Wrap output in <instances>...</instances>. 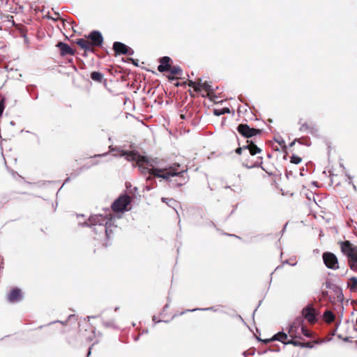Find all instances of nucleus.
<instances>
[{
  "label": "nucleus",
  "instance_id": "obj_1",
  "mask_svg": "<svg viewBox=\"0 0 357 357\" xmlns=\"http://www.w3.org/2000/svg\"><path fill=\"white\" fill-rule=\"evenodd\" d=\"M142 174H149L146 180L149 182L153 181V177L162 178L166 181H169L170 177L183 176V174L187 172V169L181 167L179 163L175 162L165 168H155L149 161L148 158L144 156V159L137 164Z\"/></svg>",
  "mask_w": 357,
  "mask_h": 357
},
{
  "label": "nucleus",
  "instance_id": "obj_2",
  "mask_svg": "<svg viewBox=\"0 0 357 357\" xmlns=\"http://www.w3.org/2000/svg\"><path fill=\"white\" fill-rule=\"evenodd\" d=\"M337 245L342 255L347 257L349 267L357 271V245L348 240L339 241Z\"/></svg>",
  "mask_w": 357,
  "mask_h": 357
},
{
  "label": "nucleus",
  "instance_id": "obj_3",
  "mask_svg": "<svg viewBox=\"0 0 357 357\" xmlns=\"http://www.w3.org/2000/svg\"><path fill=\"white\" fill-rule=\"evenodd\" d=\"M113 215L109 213L103 216L102 215H91L88 221L91 225H100L104 227V231L107 236H109V227L112 226Z\"/></svg>",
  "mask_w": 357,
  "mask_h": 357
},
{
  "label": "nucleus",
  "instance_id": "obj_4",
  "mask_svg": "<svg viewBox=\"0 0 357 357\" xmlns=\"http://www.w3.org/2000/svg\"><path fill=\"white\" fill-rule=\"evenodd\" d=\"M237 130L242 136L248 139L252 137H255V138H257L258 135H261L263 132L262 129L251 128L245 123L239 124L237 127Z\"/></svg>",
  "mask_w": 357,
  "mask_h": 357
},
{
  "label": "nucleus",
  "instance_id": "obj_5",
  "mask_svg": "<svg viewBox=\"0 0 357 357\" xmlns=\"http://www.w3.org/2000/svg\"><path fill=\"white\" fill-rule=\"evenodd\" d=\"M130 203V197L129 195H121L112 204V209L114 212H123L126 210V208Z\"/></svg>",
  "mask_w": 357,
  "mask_h": 357
},
{
  "label": "nucleus",
  "instance_id": "obj_6",
  "mask_svg": "<svg viewBox=\"0 0 357 357\" xmlns=\"http://www.w3.org/2000/svg\"><path fill=\"white\" fill-rule=\"evenodd\" d=\"M322 259L325 266L332 270H337L340 268L337 256L331 252H325L322 254Z\"/></svg>",
  "mask_w": 357,
  "mask_h": 357
},
{
  "label": "nucleus",
  "instance_id": "obj_7",
  "mask_svg": "<svg viewBox=\"0 0 357 357\" xmlns=\"http://www.w3.org/2000/svg\"><path fill=\"white\" fill-rule=\"evenodd\" d=\"M80 336L87 342H91L95 338L93 326L88 322L84 323L79 329Z\"/></svg>",
  "mask_w": 357,
  "mask_h": 357
},
{
  "label": "nucleus",
  "instance_id": "obj_8",
  "mask_svg": "<svg viewBox=\"0 0 357 357\" xmlns=\"http://www.w3.org/2000/svg\"><path fill=\"white\" fill-rule=\"evenodd\" d=\"M317 313L312 305L309 304L302 310V317L305 319L310 324H314L317 321Z\"/></svg>",
  "mask_w": 357,
  "mask_h": 357
},
{
  "label": "nucleus",
  "instance_id": "obj_9",
  "mask_svg": "<svg viewBox=\"0 0 357 357\" xmlns=\"http://www.w3.org/2000/svg\"><path fill=\"white\" fill-rule=\"evenodd\" d=\"M113 50L116 55H132L134 52L131 48L121 42H114L113 44Z\"/></svg>",
  "mask_w": 357,
  "mask_h": 357
},
{
  "label": "nucleus",
  "instance_id": "obj_10",
  "mask_svg": "<svg viewBox=\"0 0 357 357\" xmlns=\"http://www.w3.org/2000/svg\"><path fill=\"white\" fill-rule=\"evenodd\" d=\"M198 85L200 87V91L202 89L206 91L209 98L215 103L221 102L222 101V100H219V98L213 93L211 90V86L206 82L202 83L201 79H199Z\"/></svg>",
  "mask_w": 357,
  "mask_h": 357
},
{
  "label": "nucleus",
  "instance_id": "obj_11",
  "mask_svg": "<svg viewBox=\"0 0 357 357\" xmlns=\"http://www.w3.org/2000/svg\"><path fill=\"white\" fill-rule=\"evenodd\" d=\"M91 43L95 47H100L103 43L102 34L98 31H93L88 36Z\"/></svg>",
  "mask_w": 357,
  "mask_h": 357
},
{
  "label": "nucleus",
  "instance_id": "obj_12",
  "mask_svg": "<svg viewBox=\"0 0 357 357\" xmlns=\"http://www.w3.org/2000/svg\"><path fill=\"white\" fill-rule=\"evenodd\" d=\"M23 298L22 290L19 288H13L8 294V301L10 303L20 302Z\"/></svg>",
  "mask_w": 357,
  "mask_h": 357
},
{
  "label": "nucleus",
  "instance_id": "obj_13",
  "mask_svg": "<svg viewBox=\"0 0 357 357\" xmlns=\"http://www.w3.org/2000/svg\"><path fill=\"white\" fill-rule=\"evenodd\" d=\"M121 155L125 156L128 161H135L136 164L144 159V156L133 151H122Z\"/></svg>",
  "mask_w": 357,
  "mask_h": 357
},
{
  "label": "nucleus",
  "instance_id": "obj_14",
  "mask_svg": "<svg viewBox=\"0 0 357 357\" xmlns=\"http://www.w3.org/2000/svg\"><path fill=\"white\" fill-rule=\"evenodd\" d=\"M256 142L257 138H255L254 140L247 139L246 145H244V148L248 149L252 155H255L261 152V149L257 146Z\"/></svg>",
  "mask_w": 357,
  "mask_h": 357
},
{
  "label": "nucleus",
  "instance_id": "obj_15",
  "mask_svg": "<svg viewBox=\"0 0 357 357\" xmlns=\"http://www.w3.org/2000/svg\"><path fill=\"white\" fill-rule=\"evenodd\" d=\"M275 340L280 341L284 344H288V342L289 340L288 339V335L287 333L284 332H279L277 334L274 335L271 339L264 340H263V342L267 344Z\"/></svg>",
  "mask_w": 357,
  "mask_h": 357
},
{
  "label": "nucleus",
  "instance_id": "obj_16",
  "mask_svg": "<svg viewBox=\"0 0 357 357\" xmlns=\"http://www.w3.org/2000/svg\"><path fill=\"white\" fill-rule=\"evenodd\" d=\"M76 44L85 52H93L94 46L91 43L90 40L87 38H78L75 41Z\"/></svg>",
  "mask_w": 357,
  "mask_h": 357
},
{
  "label": "nucleus",
  "instance_id": "obj_17",
  "mask_svg": "<svg viewBox=\"0 0 357 357\" xmlns=\"http://www.w3.org/2000/svg\"><path fill=\"white\" fill-rule=\"evenodd\" d=\"M172 59L169 56H162L160 59V64L158 66V70L160 73L167 72L170 69Z\"/></svg>",
  "mask_w": 357,
  "mask_h": 357
},
{
  "label": "nucleus",
  "instance_id": "obj_18",
  "mask_svg": "<svg viewBox=\"0 0 357 357\" xmlns=\"http://www.w3.org/2000/svg\"><path fill=\"white\" fill-rule=\"evenodd\" d=\"M60 50V54L61 56L66 55H74L75 51L66 43L63 42H59L56 45Z\"/></svg>",
  "mask_w": 357,
  "mask_h": 357
},
{
  "label": "nucleus",
  "instance_id": "obj_19",
  "mask_svg": "<svg viewBox=\"0 0 357 357\" xmlns=\"http://www.w3.org/2000/svg\"><path fill=\"white\" fill-rule=\"evenodd\" d=\"M298 123L301 126L299 130L301 132H312L313 130L312 123L304 121L303 119H301Z\"/></svg>",
  "mask_w": 357,
  "mask_h": 357
},
{
  "label": "nucleus",
  "instance_id": "obj_20",
  "mask_svg": "<svg viewBox=\"0 0 357 357\" xmlns=\"http://www.w3.org/2000/svg\"><path fill=\"white\" fill-rule=\"evenodd\" d=\"M347 287L349 288V289L351 291H353V292L357 291V278L356 277L350 278L347 282Z\"/></svg>",
  "mask_w": 357,
  "mask_h": 357
},
{
  "label": "nucleus",
  "instance_id": "obj_21",
  "mask_svg": "<svg viewBox=\"0 0 357 357\" xmlns=\"http://www.w3.org/2000/svg\"><path fill=\"white\" fill-rule=\"evenodd\" d=\"M324 319L327 324H331L335 321V316L331 311L326 310L324 313Z\"/></svg>",
  "mask_w": 357,
  "mask_h": 357
},
{
  "label": "nucleus",
  "instance_id": "obj_22",
  "mask_svg": "<svg viewBox=\"0 0 357 357\" xmlns=\"http://www.w3.org/2000/svg\"><path fill=\"white\" fill-rule=\"evenodd\" d=\"M288 333L289 336L293 338H299L301 339V337L298 336V328H294L292 325H290L288 330Z\"/></svg>",
  "mask_w": 357,
  "mask_h": 357
},
{
  "label": "nucleus",
  "instance_id": "obj_23",
  "mask_svg": "<svg viewBox=\"0 0 357 357\" xmlns=\"http://www.w3.org/2000/svg\"><path fill=\"white\" fill-rule=\"evenodd\" d=\"M91 78L95 82H102L103 75L100 72L94 71L91 73Z\"/></svg>",
  "mask_w": 357,
  "mask_h": 357
},
{
  "label": "nucleus",
  "instance_id": "obj_24",
  "mask_svg": "<svg viewBox=\"0 0 357 357\" xmlns=\"http://www.w3.org/2000/svg\"><path fill=\"white\" fill-rule=\"evenodd\" d=\"M167 72H170L171 74L174 75H181L182 73V70L179 66H170V69L167 70Z\"/></svg>",
  "mask_w": 357,
  "mask_h": 357
},
{
  "label": "nucleus",
  "instance_id": "obj_25",
  "mask_svg": "<svg viewBox=\"0 0 357 357\" xmlns=\"http://www.w3.org/2000/svg\"><path fill=\"white\" fill-rule=\"evenodd\" d=\"M303 318L302 316H301V317H296L291 325H292L294 328H299V327L302 328V326H303Z\"/></svg>",
  "mask_w": 357,
  "mask_h": 357
},
{
  "label": "nucleus",
  "instance_id": "obj_26",
  "mask_svg": "<svg viewBox=\"0 0 357 357\" xmlns=\"http://www.w3.org/2000/svg\"><path fill=\"white\" fill-rule=\"evenodd\" d=\"M301 332L303 334V335H305V336H306L307 337L314 338V333L312 331H310V330H308L304 326H302Z\"/></svg>",
  "mask_w": 357,
  "mask_h": 357
},
{
  "label": "nucleus",
  "instance_id": "obj_27",
  "mask_svg": "<svg viewBox=\"0 0 357 357\" xmlns=\"http://www.w3.org/2000/svg\"><path fill=\"white\" fill-rule=\"evenodd\" d=\"M188 86L192 87L194 91L196 92L200 91V87L198 85V82H193L192 80H189L188 83Z\"/></svg>",
  "mask_w": 357,
  "mask_h": 357
},
{
  "label": "nucleus",
  "instance_id": "obj_28",
  "mask_svg": "<svg viewBox=\"0 0 357 357\" xmlns=\"http://www.w3.org/2000/svg\"><path fill=\"white\" fill-rule=\"evenodd\" d=\"M291 163L298 165L302 161V158L298 155H293L290 160Z\"/></svg>",
  "mask_w": 357,
  "mask_h": 357
},
{
  "label": "nucleus",
  "instance_id": "obj_29",
  "mask_svg": "<svg viewBox=\"0 0 357 357\" xmlns=\"http://www.w3.org/2000/svg\"><path fill=\"white\" fill-rule=\"evenodd\" d=\"M288 344H292V345H294L295 347H302L303 342L291 338V340H289Z\"/></svg>",
  "mask_w": 357,
  "mask_h": 357
},
{
  "label": "nucleus",
  "instance_id": "obj_30",
  "mask_svg": "<svg viewBox=\"0 0 357 357\" xmlns=\"http://www.w3.org/2000/svg\"><path fill=\"white\" fill-rule=\"evenodd\" d=\"M317 340L310 341L307 342H303L302 347L312 348L314 344H317Z\"/></svg>",
  "mask_w": 357,
  "mask_h": 357
},
{
  "label": "nucleus",
  "instance_id": "obj_31",
  "mask_svg": "<svg viewBox=\"0 0 357 357\" xmlns=\"http://www.w3.org/2000/svg\"><path fill=\"white\" fill-rule=\"evenodd\" d=\"M36 3H37V0H33L30 3V8L33 9L34 10H38V6H37Z\"/></svg>",
  "mask_w": 357,
  "mask_h": 357
},
{
  "label": "nucleus",
  "instance_id": "obj_32",
  "mask_svg": "<svg viewBox=\"0 0 357 357\" xmlns=\"http://www.w3.org/2000/svg\"><path fill=\"white\" fill-rule=\"evenodd\" d=\"M4 101H5V98H1V100L0 101V117L1 116L2 113L3 112V109L5 108Z\"/></svg>",
  "mask_w": 357,
  "mask_h": 357
},
{
  "label": "nucleus",
  "instance_id": "obj_33",
  "mask_svg": "<svg viewBox=\"0 0 357 357\" xmlns=\"http://www.w3.org/2000/svg\"><path fill=\"white\" fill-rule=\"evenodd\" d=\"M213 113L216 116H220V115L223 114V109H215L213 110Z\"/></svg>",
  "mask_w": 357,
  "mask_h": 357
},
{
  "label": "nucleus",
  "instance_id": "obj_34",
  "mask_svg": "<svg viewBox=\"0 0 357 357\" xmlns=\"http://www.w3.org/2000/svg\"><path fill=\"white\" fill-rule=\"evenodd\" d=\"M244 149H245L244 148V145H243V146H241V147H238V148L235 150V152H236L237 154L241 155V153H242V151H243V150H244Z\"/></svg>",
  "mask_w": 357,
  "mask_h": 357
},
{
  "label": "nucleus",
  "instance_id": "obj_35",
  "mask_svg": "<svg viewBox=\"0 0 357 357\" xmlns=\"http://www.w3.org/2000/svg\"><path fill=\"white\" fill-rule=\"evenodd\" d=\"M339 337L342 339L344 342H349L351 337L349 336H343L342 335H339Z\"/></svg>",
  "mask_w": 357,
  "mask_h": 357
},
{
  "label": "nucleus",
  "instance_id": "obj_36",
  "mask_svg": "<svg viewBox=\"0 0 357 357\" xmlns=\"http://www.w3.org/2000/svg\"><path fill=\"white\" fill-rule=\"evenodd\" d=\"M112 226H113V224L112 223V226L109 227V233H108V234H109V236H107V238H109V236H110V234H111V233H112L111 227H112Z\"/></svg>",
  "mask_w": 357,
  "mask_h": 357
},
{
  "label": "nucleus",
  "instance_id": "obj_37",
  "mask_svg": "<svg viewBox=\"0 0 357 357\" xmlns=\"http://www.w3.org/2000/svg\"><path fill=\"white\" fill-rule=\"evenodd\" d=\"M230 113V110L228 107H225V114Z\"/></svg>",
  "mask_w": 357,
  "mask_h": 357
},
{
  "label": "nucleus",
  "instance_id": "obj_38",
  "mask_svg": "<svg viewBox=\"0 0 357 357\" xmlns=\"http://www.w3.org/2000/svg\"><path fill=\"white\" fill-rule=\"evenodd\" d=\"M167 198H165V197H162V201L163 202H166V200H167Z\"/></svg>",
  "mask_w": 357,
  "mask_h": 357
}]
</instances>
